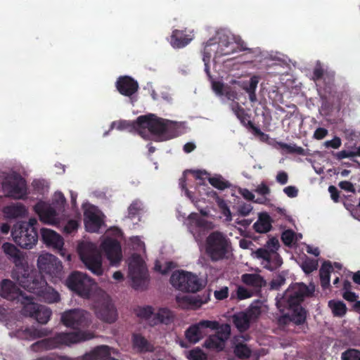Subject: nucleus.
Returning a JSON list of instances; mask_svg holds the SVG:
<instances>
[{
    "instance_id": "774afa93",
    "label": "nucleus",
    "mask_w": 360,
    "mask_h": 360,
    "mask_svg": "<svg viewBox=\"0 0 360 360\" xmlns=\"http://www.w3.org/2000/svg\"><path fill=\"white\" fill-rule=\"evenodd\" d=\"M283 192L289 198H295L298 194V190L296 187L292 186H288L283 189Z\"/></svg>"
},
{
    "instance_id": "473e14b6",
    "label": "nucleus",
    "mask_w": 360,
    "mask_h": 360,
    "mask_svg": "<svg viewBox=\"0 0 360 360\" xmlns=\"http://www.w3.org/2000/svg\"><path fill=\"white\" fill-rule=\"evenodd\" d=\"M176 302L180 307L184 309L198 308L203 304L200 299L193 295L176 297Z\"/></svg>"
},
{
    "instance_id": "3c124183",
    "label": "nucleus",
    "mask_w": 360,
    "mask_h": 360,
    "mask_svg": "<svg viewBox=\"0 0 360 360\" xmlns=\"http://www.w3.org/2000/svg\"><path fill=\"white\" fill-rule=\"evenodd\" d=\"M342 360H360V351L349 349L342 354Z\"/></svg>"
},
{
    "instance_id": "6ab92c4d",
    "label": "nucleus",
    "mask_w": 360,
    "mask_h": 360,
    "mask_svg": "<svg viewBox=\"0 0 360 360\" xmlns=\"http://www.w3.org/2000/svg\"><path fill=\"white\" fill-rule=\"evenodd\" d=\"M218 326L219 322L217 321L202 320L189 326L185 331V337L190 343L195 344L206 335L205 329H215Z\"/></svg>"
},
{
    "instance_id": "37998d69",
    "label": "nucleus",
    "mask_w": 360,
    "mask_h": 360,
    "mask_svg": "<svg viewBox=\"0 0 360 360\" xmlns=\"http://www.w3.org/2000/svg\"><path fill=\"white\" fill-rule=\"evenodd\" d=\"M279 147L290 154L304 155V149L295 144H288L283 142H278Z\"/></svg>"
},
{
    "instance_id": "c9c22d12",
    "label": "nucleus",
    "mask_w": 360,
    "mask_h": 360,
    "mask_svg": "<svg viewBox=\"0 0 360 360\" xmlns=\"http://www.w3.org/2000/svg\"><path fill=\"white\" fill-rule=\"evenodd\" d=\"M110 355V348L107 345L96 347L90 354H86L83 360H96Z\"/></svg>"
},
{
    "instance_id": "39448f33",
    "label": "nucleus",
    "mask_w": 360,
    "mask_h": 360,
    "mask_svg": "<svg viewBox=\"0 0 360 360\" xmlns=\"http://www.w3.org/2000/svg\"><path fill=\"white\" fill-rule=\"evenodd\" d=\"M0 185L6 196L14 199H25L28 194L26 180L16 172H0Z\"/></svg>"
},
{
    "instance_id": "de8ad7c7",
    "label": "nucleus",
    "mask_w": 360,
    "mask_h": 360,
    "mask_svg": "<svg viewBox=\"0 0 360 360\" xmlns=\"http://www.w3.org/2000/svg\"><path fill=\"white\" fill-rule=\"evenodd\" d=\"M65 202L66 199L61 192H57L54 194L52 202L54 208L58 209V211H62L64 209Z\"/></svg>"
},
{
    "instance_id": "ddd939ff",
    "label": "nucleus",
    "mask_w": 360,
    "mask_h": 360,
    "mask_svg": "<svg viewBox=\"0 0 360 360\" xmlns=\"http://www.w3.org/2000/svg\"><path fill=\"white\" fill-rule=\"evenodd\" d=\"M289 312L281 316L278 319L280 325H287L292 323L300 327L304 333L308 329V324L306 321L307 311L302 306L288 307Z\"/></svg>"
},
{
    "instance_id": "0eeeda50",
    "label": "nucleus",
    "mask_w": 360,
    "mask_h": 360,
    "mask_svg": "<svg viewBox=\"0 0 360 360\" xmlns=\"http://www.w3.org/2000/svg\"><path fill=\"white\" fill-rule=\"evenodd\" d=\"M170 283L177 290L188 292H196L204 286L202 281L197 275L184 271L173 272Z\"/></svg>"
},
{
    "instance_id": "5fc2aeb1",
    "label": "nucleus",
    "mask_w": 360,
    "mask_h": 360,
    "mask_svg": "<svg viewBox=\"0 0 360 360\" xmlns=\"http://www.w3.org/2000/svg\"><path fill=\"white\" fill-rule=\"evenodd\" d=\"M216 49H217L216 39H213V38L210 39L205 44L203 51H202L203 57H205V56L206 55L205 54L206 51H207V52L208 51L210 53L209 56H210V57H211L212 53L214 51L215 52Z\"/></svg>"
},
{
    "instance_id": "4468645a",
    "label": "nucleus",
    "mask_w": 360,
    "mask_h": 360,
    "mask_svg": "<svg viewBox=\"0 0 360 360\" xmlns=\"http://www.w3.org/2000/svg\"><path fill=\"white\" fill-rule=\"evenodd\" d=\"M37 266L41 272L59 278L62 275V262L54 255L49 253L41 255L37 259Z\"/></svg>"
},
{
    "instance_id": "bf43d9fd",
    "label": "nucleus",
    "mask_w": 360,
    "mask_h": 360,
    "mask_svg": "<svg viewBox=\"0 0 360 360\" xmlns=\"http://www.w3.org/2000/svg\"><path fill=\"white\" fill-rule=\"evenodd\" d=\"M326 73H324V70L321 66H316L313 71V79L314 82H318L324 79Z\"/></svg>"
},
{
    "instance_id": "bb28decb",
    "label": "nucleus",
    "mask_w": 360,
    "mask_h": 360,
    "mask_svg": "<svg viewBox=\"0 0 360 360\" xmlns=\"http://www.w3.org/2000/svg\"><path fill=\"white\" fill-rule=\"evenodd\" d=\"M116 88L120 94L131 96L138 91L139 84L129 76H121L116 82Z\"/></svg>"
},
{
    "instance_id": "cd10ccee",
    "label": "nucleus",
    "mask_w": 360,
    "mask_h": 360,
    "mask_svg": "<svg viewBox=\"0 0 360 360\" xmlns=\"http://www.w3.org/2000/svg\"><path fill=\"white\" fill-rule=\"evenodd\" d=\"M188 229L193 236L199 235L202 231L207 227V221L201 218L196 213H192L188 218Z\"/></svg>"
},
{
    "instance_id": "4be33fe9",
    "label": "nucleus",
    "mask_w": 360,
    "mask_h": 360,
    "mask_svg": "<svg viewBox=\"0 0 360 360\" xmlns=\"http://www.w3.org/2000/svg\"><path fill=\"white\" fill-rule=\"evenodd\" d=\"M255 254L258 258L266 262L265 267L270 271L277 269L283 264L281 257L274 250L269 251L266 248H259L256 250Z\"/></svg>"
},
{
    "instance_id": "412c9836",
    "label": "nucleus",
    "mask_w": 360,
    "mask_h": 360,
    "mask_svg": "<svg viewBox=\"0 0 360 360\" xmlns=\"http://www.w3.org/2000/svg\"><path fill=\"white\" fill-rule=\"evenodd\" d=\"M41 240L44 244L53 248L60 255L65 256V250L63 249L64 241L61 236L49 229H41Z\"/></svg>"
},
{
    "instance_id": "2eb2a0df",
    "label": "nucleus",
    "mask_w": 360,
    "mask_h": 360,
    "mask_svg": "<svg viewBox=\"0 0 360 360\" xmlns=\"http://www.w3.org/2000/svg\"><path fill=\"white\" fill-rule=\"evenodd\" d=\"M51 314V310L47 307L34 303L33 296L30 297V300L27 301L22 309V315L34 318L41 324H45L49 321Z\"/></svg>"
},
{
    "instance_id": "58836bf2",
    "label": "nucleus",
    "mask_w": 360,
    "mask_h": 360,
    "mask_svg": "<svg viewBox=\"0 0 360 360\" xmlns=\"http://www.w3.org/2000/svg\"><path fill=\"white\" fill-rule=\"evenodd\" d=\"M87 218L86 221V227L88 231L95 232L96 231L102 224V220L98 215L94 212L85 214Z\"/></svg>"
},
{
    "instance_id": "8fccbe9b",
    "label": "nucleus",
    "mask_w": 360,
    "mask_h": 360,
    "mask_svg": "<svg viewBox=\"0 0 360 360\" xmlns=\"http://www.w3.org/2000/svg\"><path fill=\"white\" fill-rule=\"evenodd\" d=\"M295 238V233L291 230L288 229L284 231L281 235V240L283 243L287 246H291Z\"/></svg>"
},
{
    "instance_id": "49530a36",
    "label": "nucleus",
    "mask_w": 360,
    "mask_h": 360,
    "mask_svg": "<svg viewBox=\"0 0 360 360\" xmlns=\"http://www.w3.org/2000/svg\"><path fill=\"white\" fill-rule=\"evenodd\" d=\"M154 314L153 308L151 306L139 307L136 309L137 316L148 320Z\"/></svg>"
},
{
    "instance_id": "5701e85b",
    "label": "nucleus",
    "mask_w": 360,
    "mask_h": 360,
    "mask_svg": "<svg viewBox=\"0 0 360 360\" xmlns=\"http://www.w3.org/2000/svg\"><path fill=\"white\" fill-rule=\"evenodd\" d=\"M229 108L239 120L240 124L244 127L252 129L255 134H262V131L255 127L254 123L250 120V115L246 112L245 110L236 101H232L229 104Z\"/></svg>"
},
{
    "instance_id": "0e129e2a",
    "label": "nucleus",
    "mask_w": 360,
    "mask_h": 360,
    "mask_svg": "<svg viewBox=\"0 0 360 360\" xmlns=\"http://www.w3.org/2000/svg\"><path fill=\"white\" fill-rule=\"evenodd\" d=\"M229 296V289L227 287L222 288L219 290H216L214 292V297L218 300H222L228 297Z\"/></svg>"
},
{
    "instance_id": "338daca9",
    "label": "nucleus",
    "mask_w": 360,
    "mask_h": 360,
    "mask_svg": "<svg viewBox=\"0 0 360 360\" xmlns=\"http://www.w3.org/2000/svg\"><path fill=\"white\" fill-rule=\"evenodd\" d=\"M328 134V130L325 128L319 127L314 133V138L317 140L323 139Z\"/></svg>"
},
{
    "instance_id": "09e8293b",
    "label": "nucleus",
    "mask_w": 360,
    "mask_h": 360,
    "mask_svg": "<svg viewBox=\"0 0 360 360\" xmlns=\"http://www.w3.org/2000/svg\"><path fill=\"white\" fill-rule=\"evenodd\" d=\"M334 76L326 73L323 79V90L327 94H332L334 91L335 86Z\"/></svg>"
},
{
    "instance_id": "7ed1b4c3",
    "label": "nucleus",
    "mask_w": 360,
    "mask_h": 360,
    "mask_svg": "<svg viewBox=\"0 0 360 360\" xmlns=\"http://www.w3.org/2000/svg\"><path fill=\"white\" fill-rule=\"evenodd\" d=\"M138 124L141 131L148 129L150 134L160 140H169L179 136V127L174 122L158 117L154 115L138 117Z\"/></svg>"
},
{
    "instance_id": "e433bc0d",
    "label": "nucleus",
    "mask_w": 360,
    "mask_h": 360,
    "mask_svg": "<svg viewBox=\"0 0 360 360\" xmlns=\"http://www.w3.org/2000/svg\"><path fill=\"white\" fill-rule=\"evenodd\" d=\"M115 126H116L118 130L139 131V134H142L141 126L138 124V118L134 122L127 120H120L117 122H113L111 124V129L115 127Z\"/></svg>"
},
{
    "instance_id": "a211bd4d",
    "label": "nucleus",
    "mask_w": 360,
    "mask_h": 360,
    "mask_svg": "<svg viewBox=\"0 0 360 360\" xmlns=\"http://www.w3.org/2000/svg\"><path fill=\"white\" fill-rule=\"evenodd\" d=\"M96 316L101 321L112 323L117 317V310L108 295H105L95 305Z\"/></svg>"
},
{
    "instance_id": "423d86ee",
    "label": "nucleus",
    "mask_w": 360,
    "mask_h": 360,
    "mask_svg": "<svg viewBox=\"0 0 360 360\" xmlns=\"http://www.w3.org/2000/svg\"><path fill=\"white\" fill-rule=\"evenodd\" d=\"M77 252L86 269L96 276L103 274L101 254L94 243L83 241L78 245Z\"/></svg>"
},
{
    "instance_id": "f8f14e48",
    "label": "nucleus",
    "mask_w": 360,
    "mask_h": 360,
    "mask_svg": "<svg viewBox=\"0 0 360 360\" xmlns=\"http://www.w3.org/2000/svg\"><path fill=\"white\" fill-rule=\"evenodd\" d=\"M262 313L258 305H251L246 311L233 314L232 319L236 328L240 333L248 330L252 321H256Z\"/></svg>"
},
{
    "instance_id": "a19ab883",
    "label": "nucleus",
    "mask_w": 360,
    "mask_h": 360,
    "mask_svg": "<svg viewBox=\"0 0 360 360\" xmlns=\"http://www.w3.org/2000/svg\"><path fill=\"white\" fill-rule=\"evenodd\" d=\"M187 172L192 173L196 179H202L203 176H207L209 174L205 170H186L184 172V176L179 179V186L182 190H185L187 193L186 182L185 175Z\"/></svg>"
},
{
    "instance_id": "e2e57ef3",
    "label": "nucleus",
    "mask_w": 360,
    "mask_h": 360,
    "mask_svg": "<svg viewBox=\"0 0 360 360\" xmlns=\"http://www.w3.org/2000/svg\"><path fill=\"white\" fill-rule=\"evenodd\" d=\"M325 146L326 148L337 149L341 146V139L339 137L335 136L332 140L326 141Z\"/></svg>"
},
{
    "instance_id": "9d476101",
    "label": "nucleus",
    "mask_w": 360,
    "mask_h": 360,
    "mask_svg": "<svg viewBox=\"0 0 360 360\" xmlns=\"http://www.w3.org/2000/svg\"><path fill=\"white\" fill-rule=\"evenodd\" d=\"M2 250L8 259L15 264V269L12 271V278L18 282L20 276L27 277L31 274L27 264L24 262V257L21 252L12 243H4Z\"/></svg>"
},
{
    "instance_id": "1a4fd4ad",
    "label": "nucleus",
    "mask_w": 360,
    "mask_h": 360,
    "mask_svg": "<svg viewBox=\"0 0 360 360\" xmlns=\"http://www.w3.org/2000/svg\"><path fill=\"white\" fill-rule=\"evenodd\" d=\"M96 284L86 274L72 272L66 280V285L72 292L83 298H89Z\"/></svg>"
},
{
    "instance_id": "c756f323",
    "label": "nucleus",
    "mask_w": 360,
    "mask_h": 360,
    "mask_svg": "<svg viewBox=\"0 0 360 360\" xmlns=\"http://www.w3.org/2000/svg\"><path fill=\"white\" fill-rule=\"evenodd\" d=\"M3 213L9 219L22 217L27 214V210L20 202L13 203L3 208Z\"/></svg>"
},
{
    "instance_id": "680f3d73",
    "label": "nucleus",
    "mask_w": 360,
    "mask_h": 360,
    "mask_svg": "<svg viewBox=\"0 0 360 360\" xmlns=\"http://www.w3.org/2000/svg\"><path fill=\"white\" fill-rule=\"evenodd\" d=\"M218 206L220 208L221 213L226 217H231V213L230 209L224 200L218 201Z\"/></svg>"
},
{
    "instance_id": "f3484780",
    "label": "nucleus",
    "mask_w": 360,
    "mask_h": 360,
    "mask_svg": "<svg viewBox=\"0 0 360 360\" xmlns=\"http://www.w3.org/2000/svg\"><path fill=\"white\" fill-rule=\"evenodd\" d=\"M216 333L210 335L204 343L205 347L217 351H221L225 347V342L230 338L231 326L228 323L218 326Z\"/></svg>"
},
{
    "instance_id": "dca6fc26",
    "label": "nucleus",
    "mask_w": 360,
    "mask_h": 360,
    "mask_svg": "<svg viewBox=\"0 0 360 360\" xmlns=\"http://www.w3.org/2000/svg\"><path fill=\"white\" fill-rule=\"evenodd\" d=\"M0 295L8 300H16L17 302H20L22 307L30 300L31 297L22 292L16 284L9 279H4L0 283Z\"/></svg>"
},
{
    "instance_id": "b1692460",
    "label": "nucleus",
    "mask_w": 360,
    "mask_h": 360,
    "mask_svg": "<svg viewBox=\"0 0 360 360\" xmlns=\"http://www.w3.org/2000/svg\"><path fill=\"white\" fill-rule=\"evenodd\" d=\"M34 210L42 222L49 224L57 223L58 214L53 207L40 202L34 205Z\"/></svg>"
},
{
    "instance_id": "9b49d317",
    "label": "nucleus",
    "mask_w": 360,
    "mask_h": 360,
    "mask_svg": "<svg viewBox=\"0 0 360 360\" xmlns=\"http://www.w3.org/2000/svg\"><path fill=\"white\" fill-rule=\"evenodd\" d=\"M11 235L15 243L22 248L31 249L38 240L37 230L22 229L20 225H15Z\"/></svg>"
},
{
    "instance_id": "393cba45",
    "label": "nucleus",
    "mask_w": 360,
    "mask_h": 360,
    "mask_svg": "<svg viewBox=\"0 0 360 360\" xmlns=\"http://www.w3.org/2000/svg\"><path fill=\"white\" fill-rule=\"evenodd\" d=\"M233 38L226 34H221L217 41L216 57L228 56L237 51L236 44L233 41Z\"/></svg>"
},
{
    "instance_id": "f704fd0d",
    "label": "nucleus",
    "mask_w": 360,
    "mask_h": 360,
    "mask_svg": "<svg viewBox=\"0 0 360 360\" xmlns=\"http://www.w3.org/2000/svg\"><path fill=\"white\" fill-rule=\"evenodd\" d=\"M174 315L171 310L167 308H160L155 314L152 323L157 325L158 323H164L168 325L173 321Z\"/></svg>"
},
{
    "instance_id": "13d9d810",
    "label": "nucleus",
    "mask_w": 360,
    "mask_h": 360,
    "mask_svg": "<svg viewBox=\"0 0 360 360\" xmlns=\"http://www.w3.org/2000/svg\"><path fill=\"white\" fill-rule=\"evenodd\" d=\"M265 247L269 251H273V250H274L277 252L280 248L279 241L276 237H272L266 242Z\"/></svg>"
},
{
    "instance_id": "79ce46f5",
    "label": "nucleus",
    "mask_w": 360,
    "mask_h": 360,
    "mask_svg": "<svg viewBox=\"0 0 360 360\" xmlns=\"http://www.w3.org/2000/svg\"><path fill=\"white\" fill-rule=\"evenodd\" d=\"M208 181L213 187L219 190H224L231 186V184L220 175L209 177Z\"/></svg>"
},
{
    "instance_id": "a18cd8bd",
    "label": "nucleus",
    "mask_w": 360,
    "mask_h": 360,
    "mask_svg": "<svg viewBox=\"0 0 360 360\" xmlns=\"http://www.w3.org/2000/svg\"><path fill=\"white\" fill-rule=\"evenodd\" d=\"M301 267L306 274H309L317 269L318 262L315 259L307 258L302 263Z\"/></svg>"
},
{
    "instance_id": "6e6552de",
    "label": "nucleus",
    "mask_w": 360,
    "mask_h": 360,
    "mask_svg": "<svg viewBox=\"0 0 360 360\" xmlns=\"http://www.w3.org/2000/svg\"><path fill=\"white\" fill-rule=\"evenodd\" d=\"M314 292V285L307 286L303 283H296L286 290L279 302L286 307L301 306L304 298L311 297Z\"/></svg>"
},
{
    "instance_id": "f03ea898",
    "label": "nucleus",
    "mask_w": 360,
    "mask_h": 360,
    "mask_svg": "<svg viewBox=\"0 0 360 360\" xmlns=\"http://www.w3.org/2000/svg\"><path fill=\"white\" fill-rule=\"evenodd\" d=\"M18 283L26 290L39 297L41 301L54 303L60 300L59 293L52 287L48 286L46 280L37 270H32L27 277L20 276Z\"/></svg>"
},
{
    "instance_id": "864d4df0",
    "label": "nucleus",
    "mask_w": 360,
    "mask_h": 360,
    "mask_svg": "<svg viewBox=\"0 0 360 360\" xmlns=\"http://www.w3.org/2000/svg\"><path fill=\"white\" fill-rule=\"evenodd\" d=\"M141 205L138 201H134L128 207V217L133 219L136 217L141 211Z\"/></svg>"
},
{
    "instance_id": "7c9ffc66",
    "label": "nucleus",
    "mask_w": 360,
    "mask_h": 360,
    "mask_svg": "<svg viewBox=\"0 0 360 360\" xmlns=\"http://www.w3.org/2000/svg\"><path fill=\"white\" fill-rule=\"evenodd\" d=\"M272 220L271 217L266 212L260 213L257 221L254 224L253 227L256 232L265 233L269 232L272 228Z\"/></svg>"
},
{
    "instance_id": "aec40b11",
    "label": "nucleus",
    "mask_w": 360,
    "mask_h": 360,
    "mask_svg": "<svg viewBox=\"0 0 360 360\" xmlns=\"http://www.w3.org/2000/svg\"><path fill=\"white\" fill-rule=\"evenodd\" d=\"M101 248L111 265H117L122 259L120 243L116 239L107 238L101 243Z\"/></svg>"
},
{
    "instance_id": "4c0bfd02",
    "label": "nucleus",
    "mask_w": 360,
    "mask_h": 360,
    "mask_svg": "<svg viewBox=\"0 0 360 360\" xmlns=\"http://www.w3.org/2000/svg\"><path fill=\"white\" fill-rule=\"evenodd\" d=\"M243 283L255 288H261L264 283L263 278L257 274H244L241 276Z\"/></svg>"
},
{
    "instance_id": "603ef678",
    "label": "nucleus",
    "mask_w": 360,
    "mask_h": 360,
    "mask_svg": "<svg viewBox=\"0 0 360 360\" xmlns=\"http://www.w3.org/2000/svg\"><path fill=\"white\" fill-rule=\"evenodd\" d=\"M259 80L257 77H252L248 82L244 83L243 89L248 93L253 92L256 91Z\"/></svg>"
},
{
    "instance_id": "72a5a7b5",
    "label": "nucleus",
    "mask_w": 360,
    "mask_h": 360,
    "mask_svg": "<svg viewBox=\"0 0 360 360\" xmlns=\"http://www.w3.org/2000/svg\"><path fill=\"white\" fill-rule=\"evenodd\" d=\"M333 271V268L330 261H326L322 264L319 269V276L321 285L323 289L329 288L330 273Z\"/></svg>"
},
{
    "instance_id": "20e7f679",
    "label": "nucleus",
    "mask_w": 360,
    "mask_h": 360,
    "mask_svg": "<svg viewBox=\"0 0 360 360\" xmlns=\"http://www.w3.org/2000/svg\"><path fill=\"white\" fill-rule=\"evenodd\" d=\"M231 248L230 240L219 231L212 232L205 241V252L212 262L228 258Z\"/></svg>"
},
{
    "instance_id": "c85d7f7f",
    "label": "nucleus",
    "mask_w": 360,
    "mask_h": 360,
    "mask_svg": "<svg viewBox=\"0 0 360 360\" xmlns=\"http://www.w3.org/2000/svg\"><path fill=\"white\" fill-rule=\"evenodd\" d=\"M132 345L139 353L153 352L155 350L153 345L141 334H133Z\"/></svg>"
},
{
    "instance_id": "6e6d98bb",
    "label": "nucleus",
    "mask_w": 360,
    "mask_h": 360,
    "mask_svg": "<svg viewBox=\"0 0 360 360\" xmlns=\"http://www.w3.org/2000/svg\"><path fill=\"white\" fill-rule=\"evenodd\" d=\"M188 358L191 360H205L206 359L205 354L199 348L191 349L189 352Z\"/></svg>"
},
{
    "instance_id": "4d7b16f0",
    "label": "nucleus",
    "mask_w": 360,
    "mask_h": 360,
    "mask_svg": "<svg viewBox=\"0 0 360 360\" xmlns=\"http://www.w3.org/2000/svg\"><path fill=\"white\" fill-rule=\"evenodd\" d=\"M79 224L76 220L70 219L67 224L65 225L63 228V231L65 233L70 234L75 231H76L78 229Z\"/></svg>"
},
{
    "instance_id": "c03bdc74",
    "label": "nucleus",
    "mask_w": 360,
    "mask_h": 360,
    "mask_svg": "<svg viewBox=\"0 0 360 360\" xmlns=\"http://www.w3.org/2000/svg\"><path fill=\"white\" fill-rule=\"evenodd\" d=\"M235 354L240 359H247L251 354L250 349L243 343H238L234 348Z\"/></svg>"
},
{
    "instance_id": "ea45409f",
    "label": "nucleus",
    "mask_w": 360,
    "mask_h": 360,
    "mask_svg": "<svg viewBox=\"0 0 360 360\" xmlns=\"http://www.w3.org/2000/svg\"><path fill=\"white\" fill-rule=\"evenodd\" d=\"M328 306L335 316L342 317L347 312V307L342 301L330 300Z\"/></svg>"
},
{
    "instance_id": "69168bd1",
    "label": "nucleus",
    "mask_w": 360,
    "mask_h": 360,
    "mask_svg": "<svg viewBox=\"0 0 360 360\" xmlns=\"http://www.w3.org/2000/svg\"><path fill=\"white\" fill-rule=\"evenodd\" d=\"M252 210V207L250 204H243L238 207V212L243 217L248 216Z\"/></svg>"
},
{
    "instance_id": "a878e982",
    "label": "nucleus",
    "mask_w": 360,
    "mask_h": 360,
    "mask_svg": "<svg viewBox=\"0 0 360 360\" xmlns=\"http://www.w3.org/2000/svg\"><path fill=\"white\" fill-rule=\"evenodd\" d=\"M129 270L133 288L135 290L141 289L145 284L146 277V272L143 265L139 262L130 264Z\"/></svg>"
},
{
    "instance_id": "2f4dec72",
    "label": "nucleus",
    "mask_w": 360,
    "mask_h": 360,
    "mask_svg": "<svg viewBox=\"0 0 360 360\" xmlns=\"http://www.w3.org/2000/svg\"><path fill=\"white\" fill-rule=\"evenodd\" d=\"M192 40L183 30H174L171 36L170 44L173 48L181 49Z\"/></svg>"
},
{
    "instance_id": "052dcab7",
    "label": "nucleus",
    "mask_w": 360,
    "mask_h": 360,
    "mask_svg": "<svg viewBox=\"0 0 360 360\" xmlns=\"http://www.w3.org/2000/svg\"><path fill=\"white\" fill-rule=\"evenodd\" d=\"M237 296L239 300H244L250 297L252 293L245 288L239 286L237 289Z\"/></svg>"
},
{
    "instance_id": "f257e3e1",
    "label": "nucleus",
    "mask_w": 360,
    "mask_h": 360,
    "mask_svg": "<svg viewBox=\"0 0 360 360\" xmlns=\"http://www.w3.org/2000/svg\"><path fill=\"white\" fill-rule=\"evenodd\" d=\"M61 322L66 327L72 328L76 331L57 333L52 338L38 341L32 347L48 350L91 338L90 333L82 330L87 328L91 324L90 314L85 310L81 309L67 310L61 315Z\"/></svg>"
}]
</instances>
